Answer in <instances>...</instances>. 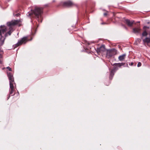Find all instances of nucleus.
Returning a JSON list of instances; mask_svg holds the SVG:
<instances>
[{"label": "nucleus", "mask_w": 150, "mask_h": 150, "mask_svg": "<svg viewBox=\"0 0 150 150\" xmlns=\"http://www.w3.org/2000/svg\"><path fill=\"white\" fill-rule=\"evenodd\" d=\"M43 13V8H42L36 7L32 13H28L29 16H31L33 14L39 22L41 23L42 21V16Z\"/></svg>", "instance_id": "1"}, {"label": "nucleus", "mask_w": 150, "mask_h": 150, "mask_svg": "<svg viewBox=\"0 0 150 150\" xmlns=\"http://www.w3.org/2000/svg\"><path fill=\"white\" fill-rule=\"evenodd\" d=\"M30 40L28 39V37H24L18 40V43L13 46L14 48L15 49L18 46L22 45V44H25L27 42Z\"/></svg>", "instance_id": "2"}, {"label": "nucleus", "mask_w": 150, "mask_h": 150, "mask_svg": "<svg viewBox=\"0 0 150 150\" xmlns=\"http://www.w3.org/2000/svg\"><path fill=\"white\" fill-rule=\"evenodd\" d=\"M63 5L64 6L68 7H72L74 6L77 7V5L71 1H67L63 3Z\"/></svg>", "instance_id": "3"}, {"label": "nucleus", "mask_w": 150, "mask_h": 150, "mask_svg": "<svg viewBox=\"0 0 150 150\" xmlns=\"http://www.w3.org/2000/svg\"><path fill=\"white\" fill-rule=\"evenodd\" d=\"M117 54L116 50L115 49L107 50L106 52V57L109 58L114 55Z\"/></svg>", "instance_id": "4"}, {"label": "nucleus", "mask_w": 150, "mask_h": 150, "mask_svg": "<svg viewBox=\"0 0 150 150\" xmlns=\"http://www.w3.org/2000/svg\"><path fill=\"white\" fill-rule=\"evenodd\" d=\"M21 22L20 20H14L11 21V22H8L7 24L9 28H13V27L16 25H19V26H21L20 23Z\"/></svg>", "instance_id": "5"}, {"label": "nucleus", "mask_w": 150, "mask_h": 150, "mask_svg": "<svg viewBox=\"0 0 150 150\" xmlns=\"http://www.w3.org/2000/svg\"><path fill=\"white\" fill-rule=\"evenodd\" d=\"M118 69V68L117 66H114L113 68L110 71L109 75V79L110 80H112L113 76L114 75L115 73Z\"/></svg>", "instance_id": "6"}, {"label": "nucleus", "mask_w": 150, "mask_h": 150, "mask_svg": "<svg viewBox=\"0 0 150 150\" xmlns=\"http://www.w3.org/2000/svg\"><path fill=\"white\" fill-rule=\"evenodd\" d=\"M106 49L104 45H102L96 49V51L98 53H103L105 51Z\"/></svg>", "instance_id": "7"}, {"label": "nucleus", "mask_w": 150, "mask_h": 150, "mask_svg": "<svg viewBox=\"0 0 150 150\" xmlns=\"http://www.w3.org/2000/svg\"><path fill=\"white\" fill-rule=\"evenodd\" d=\"M113 66H115L120 67L121 66H124L125 67H128V65L127 63H115L113 64Z\"/></svg>", "instance_id": "8"}, {"label": "nucleus", "mask_w": 150, "mask_h": 150, "mask_svg": "<svg viewBox=\"0 0 150 150\" xmlns=\"http://www.w3.org/2000/svg\"><path fill=\"white\" fill-rule=\"evenodd\" d=\"M7 76L9 80V82L14 81L13 75L11 73L8 72Z\"/></svg>", "instance_id": "9"}, {"label": "nucleus", "mask_w": 150, "mask_h": 150, "mask_svg": "<svg viewBox=\"0 0 150 150\" xmlns=\"http://www.w3.org/2000/svg\"><path fill=\"white\" fill-rule=\"evenodd\" d=\"M15 94V91L14 89H10L9 94L7 97V100L10 98V96H13Z\"/></svg>", "instance_id": "10"}, {"label": "nucleus", "mask_w": 150, "mask_h": 150, "mask_svg": "<svg viewBox=\"0 0 150 150\" xmlns=\"http://www.w3.org/2000/svg\"><path fill=\"white\" fill-rule=\"evenodd\" d=\"M125 22L128 26H131L133 24L134 21H130L129 19H125Z\"/></svg>", "instance_id": "11"}, {"label": "nucleus", "mask_w": 150, "mask_h": 150, "mask_svg": "<svg viewBox=\"0 0 150 150\" xmlns=\"http://www.w3.org/2000/svg\"><path fill=\"white\" fill-rule=\"evenodd\" d=\"M141 29L139 28H135L133 29V32L134 33H138L140 32Z\"/></svg>", "instance_id": "12"}, {"label": "nucleus", "mask_w": 150, "mask_h": 150, "mask_svg": "<svg viewBox=\"0 0 150 150\" xmlns=\"http://www.w3.org/2000/svg\"><path fill=\"white\" fill-rule=\"evenodd\" d=\"M9 30L7 32V33H5L4 35L5 37H6L7 36V35L8 34L9 35H10L12 32L13 31V28H9Z\"/></svg>", "instance_id": "13"}, {"label": "nucleus", "mask_w": 150, "mask_h": 150, "mask_svg": "<svg viewBox=\"0 0 150 150\" xmlns=\"http://www.w3.org/2000/svg\"><path fill=\"white\" fill-rule=\"evenodd\" d=\"M14 81L10 82V89H14V85L15 84Z\"/></svg>", "instance_id": "14"}, {"label": "nucleus", "mask_w": 150, "mask_h": 150, "mask_svg": "<svg viewBox=\"0 0 150 150\" xmlns=\"http://www.w3.org/2000/svg\"><path fill=\"white\" fill-rule=\"evenodd\" d=\"M125 54H123L122 55L119 56L118 57L119 59L121 61H122L125 58Z\"/></svg>", "instance_id": "15"}, {"label": "nucleus", "mask_w": 150, "mask_h": 150, "mask_svg": "<svg viewBox=\"0 0 150 150\" xmlns=\"http://www.w3.org/2000/svg\"><path fill=\"white\" fill-rule=\"evenodd\" d=\"M143 41L145 43H149L150 42V38H146L143 40Z\"/></svg>", "instance_id": "16"}, {"label": "nucleus", "mask_w": 150, "mask_h": 150, "mask_svg": "<svg viewBox=\"0 0 150 150\" xmlns=\"http://www.w3.org/2000/svg\"><path fill=\"white\" fill-rule=\"evenodd\" d=\"M148 34L147 32H146V30L144 31L142 33V36H146Z\"/></svg>", "instance_id": "17"}, {"label": "nucleus", "mask_w": 150, "mask_h": 150, "mask_svg": "<svg viewBox=\"0 0 150 150\" xmlns=\"http://www.w3.org/2000/svg\"><path fill=\"white\" fill-rule=\"evenodd\" d=\"M142 64L140 62H139L137 64V67H139L141 66Z\"/></svg>", "instance_id": "18"}, {"label": "nucleus", "mask_w": 150, "mask_h": 150, "mask_svg": "<svg viewBox=\"0 0 150 150\" xmlns=\"http://www.w3.org/2000/svg\"><path fill=\"white\" fill-rule=\"evenodd\" d=\"M13 15H14V16H19L20 15V14H19V13H17V14H14V13H13Z\"/></svg>", "instance_id": "19"}, {"label": "nucleus", "mask_w": 150, "mask_h": 150, "mask_svg": "<svg viewBox=\"0 0 150 150\" xmlns=\"http://www.w3.org/2000/svg\"><path fill=\"white\" fill-rule=\"evenodd\" d=\"M6 68L8 69L9 71H12V69L10 67H6Z\"/></svg>", "instance_id": "20"}, {"label": "nucleus", "mask_w": 150, "mask_h": 150, "mask_svg": "<svg viewBox=\"0 0 150 150\" xmlns=\"http://www.w3.org/2000/svg\"><path fill=\"white\" fill-rule=\"evenodd\" d=\"M149 27H147L146 26H144V27L143 28L144 29L146 30V28L149 29Z\"/></svg>", "instance_id": "21"}, {"label": "nucleus", "mask_w": 150, "mask_h": 150, "mask_svg": "<svg viewBox=\"0 0 150 150\" xmlns=\"http://www.w3.org/2000/svg\"><path fill=\"white\" fill-rule=\"evenodd\" d=\"M107 15V13H104V16H106Z\"/></svg>", "instance_id": "22"}, {"label": "nucleus", "mask_w": 150, "mask_h": 150, "mask_svg": "<svg viewBox=\"0 0 150 150\" xmlns=\"http://www.w3.org/2000/svg\"><path fill=\"white\" fill-rule=\"evenodd\" d=\"M133 64H134V63L132 62H131V63H130V65L131 66H132V65H133Z\"/></svg>", "instance_id": "23"}, {"label": "nucleus", "mask_w": 150, "mask_h": 150, "mask_svg": "<svg viewBox=\"0 0 150 150\" xmlns=\"http://www.w3.org/2000/svg\"><path fill=\"white\" fill-rule=\"evenodd\" d=\"M105 24V23H101L102 24Z\"/></svg>", "instance_id": "24"}, {"label": "nucleus", "mask_w": 150, "mask_h": 150, "mask_svg": "<svg viewBox=\"0 0 150 150\" xmlns=\"http://www.w3.org/2000/svg\"><path fill=\"white\" fill-rule=\"evenodd\" d=\"M139 42L140 41H141V40L140 39H139Z\"/></svg>", "instance_id": "25"}]
</instances>
